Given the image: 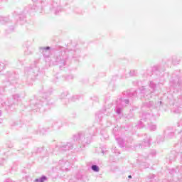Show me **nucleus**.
Wrapping results in <instances>:
<instances>
[{"label":"nucleus","instance_id":"nucleus-1","mask_svg":"<svg viewBox=\"0 0 182 182\" xmlns=\"http://www.w3.org/2000/svg\"><path fill=\"white\" fill-rule=\"evenodd\" d=\"M96 133H97V129L95 127H92L85 132H78L73 136V140L75 144L73 142L62 143L54 149L48 146V149H46L47 154H46V156H48L50 153H55L57 150L63 152L73 150L75 144H77V149L78 150H82L85 149L86 144H90V141H92V136H95Z\"/></svg>","mask_w":182,"mask_h":182},{"label":"nucleus","instance_id":"nucleus-2","mask_svg":"<svg viewBox=\"0 0 182 182\" xmlns=\"http://www.w3.org/2000/svg\"><path fill=\"white\" fill-rule=\"evenodd\" d=\"M53 92V88H50L46 92L43 94L42 97L39 99L34 98L30 100V108L31 112L34 113L38 112L39 113H43L46 110H49L51 107H53V103L49 97V95Z\"/></svg>","mask_w":182,"mask_h":182},{"label":"nucleus","instance_id":"nucleus-3","mask_svg":"<svg viewBox=\"0 0 182 182\" xmlns=\"http://www.w3.org/2000/svg\"><path fill=\"white\" fill-rule=\"evenodd\" d=\"M5 88L0 87V107H4L7 112H14L16 105L21 102V96L18 94H15L12 96V98H6V95H4Z\"/></svg>","mask_w":182,"mask_h":182},{"label":"nucleus","instance_id":"nucleus-4","mask_svg":"<svg viewBox=\"0 0 182 182\" xmlns=\"http://www.w3.org/2000/svg\"><path fill=\"white\" fill-rule=\"evenodd\" d=\"M39 63V60H36L33 62V67H26L24 69V75L23 77V82L27 86H32L33 85V82L36 80L37 77L39 76L41 73L39 72V67L36 65Z\"/></svg>","mask_w":182,"mask_h":182},{"label":"nucleus","instance_id":"nucleus-5","mask_svg":"<svg viewBox=\"0 0 182 182\" xmlns=\"http://www.w3.org/2000/svg\"><path fill=\"white\" fill-rule=\"evenodd\" d=\"M33 2V6H29L28 7H26L23 11V14H19L18 20L17 21V23H20V25H23L26 23V14L29 12V8H31V11L34 12H39L41 14L43 6H46L48 5V2L46 1L42 0H32Z\"/></svg>","mask_w":182,"mask_h":182},{"label":"nucleus","instance_id":"nucleus-6","mask_svg":"<svg viewBox=\"0 0 182 182\" xmlns=\"http://www.w3.org/2000/svg\"><path fill=\"white\" fill-rule=\"evenodd\" d=\"M50 62L52 65L59 66L60 70L65 69L68 65V55H66L65 48L60 47V50L55 52V54L51 57Z\"/></svg>","mask_w":182,"mask_h":182},{"label":"nucleus","instance_id":"nucleus-7","mask_svg":"<svg viewBox=\"0 0 182 182\" xmlns=\"http://www.w3.org/2000/svg\"><path fill=\"white\" fill-rule=\"evenodd\" d=\"M154 114L150 113H143L141 120L138 122V129H143L144 126L148 124V128L151 132H156L157 130V125L153 124V122H149L151 120H155Z\"/></svg>","mask_w":182,"mask_h":182},{"label":"nucleus","instance_id":"nucleus-8","mask_svg":"<svg viewBox=\"0 0 182 182\" xmlns=\"http://www.w3.org/2000/svg\"><path fill=\"white\" fill-rule=\"evenodd\" d=\"M182 80L180 77V73L175 71L169 80V92L171 93H178L181 92Z\"/></svg>","mask_w":182,"mask_h":182},{"label":"nucleus","instance_id":"nucleus-9","mask_svg":"<svg viewBox=\"0 0 182 182\" xmlns=\"http://www.w3.org/2000/svg\"><path fill=\"white\" fill-rule=\"evenodd\" d=\"M157 85L154 80L149 82V87L151 90L145 88L144 86L139 87V95L141 99H145V100H150L153 96H154V92H156V87Z\"/></svg>","mask_w":182,"mask_h":182},{"label":"nucleus","instance_id":"nucleus-10","mask_svg":"<svg viewBox=\"0 0 182 182\" xmlns=\"http://www.w3.org/2000/svg\"><path fill=\"white\" fill-rule=\"evenodd\" d=\"M50 127H43V128H38V129H36L34 131L35 134H45V133L48 132H52V130H59L62 126H63V124L60 122V120L55 121L54 122L50 123Z\"/></svg>","mask_w":182,"mask_h":182},{"label":"nucleus","instance_id":"nucleus-11","mask_svg":"<svg viewBox=\"0 0 182 182\" xmlns=\"http://www.w3.org/2000/svg\"><path fill=\"white\" fill-rule=\"evenodd\" d=\"M153 70L156 72V75H159L157 80H159V85H164V82H166L165 75L168 76V74L164 73L166 68H163L161 65H156L153 68Z\"/></svg>","mask_w":182,"mask_h":182},{"label":"nucleus","instance_id":"nucleus-12","mask_svg":"<svg viewBox=\"0 0 182 182\" xmlns=\"http://www.w3.org/2000/svg\"><path fill=\"white\" fill-rule=\"evenodd\" d=\"M50 11L53 12L55 15H58L59 12L62 11V6L59 0H53L49 6Z\"/></svg>","mask_w":182,"mask_h":182},{"label":"nucleus","instance_id":"nucleus-13","mask_svg":"<svg viewBox=\"0 0 182 182\" xmlns=\"http://www.w3.org/2000/svg\"><path fill=\"white\" fill-rule=\"evenodd\" d=\"M149 159V156L141 155L137 159V163L139 164L140 168H149V164L146 162Z\"/></svg>","mask_w":182,"mask_h":182},{"label":"nucleus","instance_id":"nucleus-14","mask_svg":"<svg viewBox=\"0 0 182 182\" xmlns=\"http://www.w3.org/2000/svg\"><path fill=\"white\" fill-rule=\"evenodd\" d=\"M165 63L167 65V66H169V65H178L180 63V60L177 58L176 55H173L172 57H170L168 58H166L165 60Z\"/></svg>","mask_w":182,"mask_h":182},{"label":"nucleus","instance_id":"nucleus-15","mask_svg":"<svg viewBox=\"0 0 182 182\" xmlns=\"http://www.w3.org/2000/svg\"><path fill=\"white\" fill-rule=\"evenodd\" d=\"M7 75L9 76V82H10L11 85H14L15 86V85L18 83V82H16L18 75L13 72H9Z\"/></svg>","mask_w":182,"mask_h":182},{"label":"nucleus","instance_id":"nucleus-16","mask_svg":"<svg viewBox=\"0 0 182 182\" xmlns=\"http://www.w3.org/2000/svg\"><path fill=\"white\" fill-rule=\"evenodd\" d=\"M146 139H144V141L141 144H139V149H144L145 147H150L151 138L148 136L146 134H145Z\"/></svg>","mask_w":182,"mask_h":182},{"label":"nucleus","instance_id":"nucleus-17","mask_svg":"<svg viewBox=\"0 0 182 182\" xmlns=\"http://www.w3.org/2000/svg\"><path fill=\"white\" fill-rule=\"evenodd\" d=\"M124 96H127V97H137V91L134 90H128L123 92Z\"/></svg>","mask_w":182,"mask_h":182},{"label":"nucleus","instance_id":"nucleus-18","mask_svg":"<svg viewBox=\"0 0 182 182\" xmlns=\"http://www.w3.org/2000/svg\"><path fill=\"white\" fill-rule=\"evenodd\" d=\"M58 164L61 170H63V168H65V170L68 171V167H69L70 163L66 159H62L59 161Z\"/></svg>","mask_w":182,"mask_h":182},{"label":"nucleus","instance_id":"nucleus-19","mask_svg":"<svg viewBox=\"0 0 182 182\" xmlns=\"http://www.w3.org/2000/svg\"><path fill=\"white\" fill-rule=\"evenodd\" d=\"M39 50L42 53V55L44 56V58H48L49 53H50L49 50H50V47L49 46L40 47Z\"/></svg>","mask_w":182,"mask_h":182},{"label":"nucleus","instance_id":"nucleus-20","mask_svg":"<svg viewBox=\"0 0 182 182\" xmlns=\"http://www.w3.org/2000/svg\"><path fill=\"white\" fill-rule=\"evenodd\" d=\"M68 56H71L73 59H75V58H80V50H69Z\"/></svg>","mask_w":182,"mask_h":182},{"label":"nucleus","instance_id":"nucleus-21","mask_svg":"<svg viewBox=\"0 0 182 182\" xmlns=\"http://www.w3.org/2000/svg\"><path fill=\"white\" fill-rule=\"evenodd\" d=\"M177 127H182V117L181 119L177 122ZM178 134L181 137V149L179 152V155L181 156V161H182V130H181L178 132Z\"/></svg>","mask_w":182,"mask_h":182},{"label":"nucleus","instance_id":"nucleus-22","mask_svg":"<svg viewBox=\"0 0 182 182\" xmlns=\"http://www.w3.org/2000/svg\"><path fill=\"white\" fill-rule=\"evenodd\" d=\"M144 109H154V102L149 101L144 102L142 104V110H144Z\"/></svg>","mask_w":182,"mask_h":182},{"label":"nucleus","instance_id":"nucleus-23","mask_svg":"<svg viewBox=\"0 0 182 182\" xmlns=\"http://www.w3.org/2000/svg\"><path fill=\"white\" fill-rule=\"evenodd\" d=\"M172 112L173 113H176V114L181 113L182 112L181 105H178L177 104H176L174 107L172 108Z\"/></svg>","mask_w":182,"mask_h":182},{"label":"nucleus","instance_id":"nucleus-24","mask_svg":"<svg viewBox=\"0 0 182 182\" xmlns=\"http://www.w3.org/2000/svg\"><path fill=\"white\" fill-rule=\"evenodd\" d=\"M174 173H179L181 176V178H182V166H178L176 169H172L170 171L171 174H174Z\"/></svg>","mask_w":182,"mask_h":182},{"label":"nucleus","instance_id":"nucleus-25","mask_svg":"<svg viewBox=\"0 0 182 182\" xmlns=\"http://www.w3.org/2000/svg\"><path fill=\"white\" fill-rule=\"evenodd\" d=\"M21 127H22V124H21V122H16L11 124V129H13L19 130Z\"/></svg>","mask_w":182,"mask_h":182},{"label":"nucleus","instance_id":"nucleus-26","mask_svg":"<svg viewBox=\"0 0 182 182\" xmlns=\"http://www.w3.org/2000/svg\"><path fill=\"white\" fill-rule=\"evenodd\" d=\"M118 103H124V105H129L130 104V100L129 99H125L124 97L122 98H119L118 100H117Z\"/></svg>","mask_w":182,"mask_h":182},{"label":"nucleus","instance_id":"nucleus-27","mask_svg":"<svg viewBox=\"0 0 182 182\" xmlns=\"http://www.w3.org/2000/svg\"><path fill=\"white\" fill-rule=\"evenodd\" d=\"M9 22V18L0 16V23H1V25H5L6 23H8Z\"/></svg>","mask_w":182,"mask_h":182},{"label":"nucleus","instance_id":"nucleus-28","mask_svg":"<svg viewBox=\"0 0 182 182\" xmlns=\"http://www.w3.org/2000/svg\"><path fill=\"white\" fill-rule=\"evenodd\" d=\"M7 65H9V61L4 60L2 62H0V73L5 69V66H7Z\"/></svg>","mask_w":182,"mask_h":182},{"label":"nucleus","instance_id":"nucleus-29","mask_svg":"<svg viewBox=\"0 0 182 182\" xmlns=\"http://www.w3.org/2000/svg\"><path fill=\"white\" fill-rule=\"evenodd\" d=\"M115 139L117 140L119 147H124V141L123 139L115 136Z\"/></svg>","mask_w":182,"mask_h":182},{"label":"nucleus","instance_id":"nucleus-30","mask_svg":"<svg viewBox=\"0 0 182 182\" xmlns=\"http://www.w3.org/2000/svg\"><path fill=\"white\" fill-rule=\"evenodd\" d=\"M48 181V177L45 175H42L41 177L36 178L35 182H45Z\"/></svg>","mask_w":182,"mask_h":182},{"label":"nucleus","instance_id":"nucleus-31","mask_svg":"<svg viewBox=\"0 0 182 182\" xmlns=\"http://www.w3.org/2000/svg\"><path fill=\"white\" fill-rule=\"evenodd\" d=\"M44 151V148L41 147V148H36L33 152H32V155L33 156V154H41V153Z\"/></svg>","mask_w":182,"mask_h":182},{"label":"nucleus","instance_id":"nucleus-32","mask_svg":"<svg viewBox=\"0 0 182 182\" xmlns=\"http://www.w3.org/2000/svg\"><path fill=\"white\" fill-rule=\"evenodd\" d=\"M164 134H167L166 137H168V139H173V137H174L175 134L174 132L165 131Z\"/></svg>","mask_w":182,"mask_h":182},{"label":"nucleus","instance_id":"nucleus-33","mask_svg":"<svg viewBox=\"0 0 182 182\" xmlns=\"http://www.w3.org/2000/svg\"><path fill=\"white\" fill-rule=\"evenodd\" d=\"M91 170L95 173H99L100 171V168H99V166L97 165L92 164L91 166Z\"/></svg>","mask_w":182,"mask_h":182},{"label":"nucleus","instance_id":"nucleus-34","mask_svg":"<svg viewBox=\"0 0 182 182\" xmlns=\"http://www.w3.org/2000/svg\"><path fill=\"white\" fill-rule=\"evenodd\" d=\"M115 112L117 114H122V108L120 107V105H119V101H117V106L115 108Z\"/></svg>","mask_w":182,"mask_h":182},{"label":"nucleus","instance_id":"nucleus-35","mask_svg":"<svg viewBox=\"0 0 182 182\" xmlns=\"http://www.w3.org/2000/svg\"><path fill=\"white\" fill-rule=\"evenodd\" d=\"M119 130H120V128L119 127H115L112 129V134H114V137H117L119 135Z\"/></svg>","mask_w":182,"mask_h":182},{"label":"nucleus","instance_id":"nucleus-36","mask_svg":"<svg viewBox=\"0 0 182 182\" xmlns=\"http://www.w3.org/2000/svg\"><path fill=\"white\" fill-rule=\"evenodd\" d=\"M154 177H156V175L149 174L146 178V182H154Z\"/></svg>","mask_w":182,"mask_h":182},{"label":"nucleus","instance_id":"nucleus-37","mask_svg":"<svg viewBox=\"0 0 182 182\" xmlns=\"http://www.w3.org/2000/svg\"><path fill=\"white\" fill-rule=\"evenodd\" d=\"M68 95H69V92H68V91H64L60 95V99H61V100H63V99H68Z\"/></svg>","mask_w":182,"mask_h":182},{"label":"nucleus","instance_id":"nucleus-38","mask_svg":"<svg viewBox=\"0 0 182 182\" xmlns=\"http://www.w3.org/2000/svg\"><path fill=\"white\" fill-rule=\"evenodd\" d=\"M75 178H77V180H80V181H85V178H86V176L80 173H78L75 176Z\"/></svg>","mask_w":182,"mask_h":182},{"label":"nucleus","instance_id":"nucleus-39","mask_svg":"<svg viewBox=\"0 0 182 182\" xmlns=\"http://www.w3.org/2000/svg\"><path fill=\"white\" fill-rule=\"evenodd\" d=\"M161 106H163V102L159 101L154 104V109H156L157 110H159V108L161 107Z\"/></svg>","mask_w":182,"mask_h":182},{"label":"nucleus","instance_id":"nucleus-40","mask_svg":"<svg viewBox=\"0 0 182 182\" xmlns=\"http://www.w3.org/2000/svg\"><path fill=\"white\" fill-rule=\"evenodd\" d=\"M95 119H97V120H99L100 122V120H102V119H103V112H100L97 113L95 114Z\"/></svg>","mask_w":182,"mask_h":182},{"label":"nucleus","instance_id":"nucleus-41","mask_svg":"<svg viewBox=\"0 0 182 182\" xmlns=\"http://www.w3.org/2000/svg\"><path fill=\"white\" fill-rule=\"evenodd\" d=\"M156 141L157 143H161L163 141H164V136L159 135L157 136L156 138Z\"/></svg>","mask_w":182,"mask_h":182},{"label":"nucleus","instance_id":"nucleus-42","mask_svg":"<svg viewBox=\"0 0 182 182\" xmlns=\"http://www.w3.org/2000/svg\"><path fill=\"white\" fill-rule=\"evenodd\" d=\"M137 75V70H131L129 71V76H136Z\"/></svg>","mask_w":182,"mask_h":182},{"label":"nucleus","instance_id":"nucleus-43","mask_svg":"<svg viewBox=\"0 0 182 182\" xmlns=\"http://www.w3.org/2000/svg\"><path fill=\"white\" fill-rule=\"evenodd\" d=\"M80 98V96L79 95H74L71 98V102H76V100H79Z\"/></svg>","mask_w":182,"mask_h":182},{"label":"nucleus","instance_id":"nucleus-44","mask_svg":"<svg viewBox=\"0 0 182 182\" xmlns=\"http://www.w3.org/2000/svg\"><path fill=\"white\" fill-rule=\"evenodd\" d=\"M156 150L152 149L151 150V151L149 152V156H151V157H154V156H156Z\"/></svg>","mask_w":182,"mask_h":182},{"label":"nucleus","instance_id":"nucleus-45","mask_svg":"<svg viewBox=\"0 0 182 182\" xmlns=\"http://www.w3.org/2000/svg\"><path fill=\"white\" fill-rule=\"evenodd\" d=\"M25 55H32V51H31L29 48H26V50H25Z\"/></svg>","mask_w":182,"mask_h":182},{"label":"nucleus","instance_id":"nucleus-46","mask_svg":"<svg viewBox=\"0 0 182 182\" xmlns=\"http://www.w3.org/2000/svg\"><path fill=\"white\" fill-rule=\"evenodd\" d=\"M5 163V159L0 158V166H2Z\"/></svg>","mask_w":182,"mask_h":182},{"label":"nucleus","instance_id":"nucleus-47","mask_svg":"<svg viewBox=\"0 0 182 182\" xmlns=\"http://www.w3.org/2000/svg\"><path fill=\"white\" fill-rule=\"evenodd\" d=\"M4 182H14V181H12V179L11 178H6Z\"/></svg>","mask_w":182,"mask_h":182},{"label":"nucleus","instance_id":"nucleus-48","mask_svg":"<svg viewBox=\"0 0 182 182\" xmlns=\"http://www.w3.org/2000/svg\"><path fill=\"white\" fill-rule=\"evenodd\" d=\"M69 79H73V75H68L66 78L67 80H69Z\"/></svg>","mask_w":182,"mask_h":182},{"label":"nucleus","instance_id":"nucleus-49","mask_svg":"<svg viewBox=\"0 0 182 182\" xmlns=\"http://www.w3.org/2000/svg\"><path fill=\"white\" fill-rule=\"evenodd\" d=\"M92 100H95V102H97V100H99V99L97 98V97H93L91 98Z\"/></svg>","mask_w":182,"mask_h":182},{"label":"nucleus","instance_id":"nucleus-50","mask_svg":"<svg viewBox=\"0 0 182 182\" xmlns=\"http://www.w3.org/2000/svg\"><path fill=\"white\" fill-rule=\"evenodd\" d=\"M115 154H120V151H117V149L114 150Z\"/></svg>","mask_w":182,"mask_h":182},{"label":"nucleus","instance_id":"nucleus-51","mask_svg":"<svg viewBox=\"0 0 182 182\" xmlns=\"http://www.w3.org/2000/svg\"><path fill=\"white\" fill-rule=\"evenodd\" d=\"M178 102H179L180 103H181V102H182V95H180V96H179V97H178Z\"/></svg>","mask_w":182,"mask_h":182},{"label":"nucleus","instance_id":"nucleus-52","mask_svg":"<svg viewBox=\"0 0 182 182\" xmlns=\"http://www.w3.org/2000/svg\"><path fill=\"white\" fill-rule=\"evenodd\" d=\"M12 31H14V26H11L9 28V32H12Z\"/></svg>","mask_w":182,"mask_h":182},{"label":"nucleus","instance_id":"nucleus-53","mask_svg":"<svg viewBox=\"0 0 182 182\" xmlns=\"http://www.w3.org/2000/svg\"><path fill=\"white\" fill-rule=\"evenodd\" d=\"M0 151H2V153H3L4 154H5V149L2 148Z\"/></svg>","mask_w":182,"mask_h":182},{"label":"nucleus","instance_id":"nucleus-54","mask_svg":"<svg viewBox=\"0 0 182 182\" xmlns=\"http://www.w3.org/2000/svg\"><path fill=\"white\" fill-rule=\"evenodd\" d=\"M127 77H129V76L126 75L125 77L124 76H122V79H126Z\"/></svg>","mask_w":182,"mask_h":182},{"label":"nucleus","instance_id":"nucleus-55","mask_svg":"<svg viewBox=\"0 0 182 182\" xmlns=\"http://www.w3.org/2000/svg\"><path fill=\"white\" fill-rule=\"evenodd\" d=\"M105 151H105V150H102V154H105Z\"/></svg>","mask_w":182,"mask_h":182},{"label":"nucleus","instance_id":"nucleus-56","mask_svg":"<svg viewBox=\"0 0 182 182\" xmlns=\"http://www.w3.org/2000/svg\"><path fill=\"white\" fill-rule=\"evenodd\" d=\"M169 160L171 161L176 160V158H173V159L170 158Z\"/></svg>","mask_w":182,"mask_h":182},{"label":"nucleus","instance_id":"nucleus-57","mask_svg":"<svg viewBox=\"0 0 182 182\" xmlns=\"http://www.w3.org/2000/svg\"><path fill=\"white\" fill-rule=\"evenodd\" d=\"M11 147H14V146L13 145L9 146V149H11Z\"/></svg>","mask_w":182,"mask_h":182},{"label":"nucleus","instance_id":"nucleus-58","mask_svg":"<svg viewBox=\"0 0 182 182\" xmlns=\"http://www.w3.org/2000/svg\"><path fill=\"white\" fill-rule=\"evenodd\" d=\"M128 178H132V175H129Z\"/></svg>","mask_w":182,"mask_h":182},{"label":"nucleus","instance_id":"nucleus-59","mask_svg":"<svg viewBox=\"0 0 182 182\" xmlns=\"http://www.w3.org/2000/svg\"><path fill=\"white\" fill-rule=\"evenodd\" d=\"M0 116H2V111L0 110Z\"/></svg>","mask_w":182,"mask_h":182},{"label":"nucleus","instance_id":"nucleus-60","mask_svg":"<svg viewBox=\"0 0 182 182\" xmlns=\"http://www.w3.org/2000/svg\"><path fill=\"white\" fill-rule=\"evenodd\" d=\"M2 123V119H0V124Z\"/></svg>","mask_w":182,"mask_h":182},{"label":"nucleus","instance_id":"nucleus-61","mask_svg":"<svg viewBox=\"0 0 182 182\" xmlns=\"http://www.w3.org/2000/svg\"><path fill=\"white\" fill-rule=\"evenodd\" d=\"M112 79L114 80V77H112Z\"/></svg>","mask_w":182,"mask_h":182}]
</instances>
